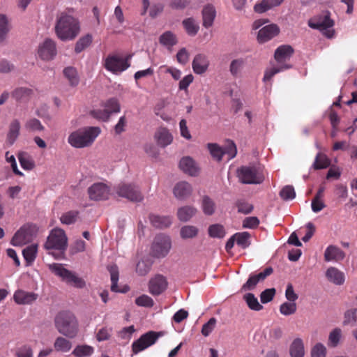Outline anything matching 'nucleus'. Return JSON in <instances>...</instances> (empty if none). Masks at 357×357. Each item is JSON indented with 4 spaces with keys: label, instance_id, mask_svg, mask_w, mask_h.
I'll list each match as a JSON object with an SVG mask.
<instances>
[{
    "label": "nucleus",
    "instance_id": "nucleus-1",
    "mask_svg": "<svg viewBox=\"0 0 357 357\" xmlns=\"http://www.w3.org/2000/svg\"><path fill=\"white\" fill-rule=\"evenodd\" d=\"M54 29L56 36L61 40H73L80 32V24L78 19L62 12L56 17Z\"/></svg>",
    "mask_w": 357,
    "mask_h": 357
},
{
    "label": "nucleus",
    "instance_id": "nucleus-2",
    "mask_svg": "<svg viewBox=\"0 0 357 357\" xmlns=\"http://www.w3.org/2000/svg\"><path fill=\"white\" fill-rule=\"evenodd\" d=\"M54 326L59 333L69 338L75 337L78 332L77 319L68 311H62L56 315Z\"/></svg>",
    "mask_w": 357,
    "mask_h": 357
},
{
    "label": "nucleus",
    "instance_id": "nucleus-3",
    "mask_svg": "<svg viewBox=\"0 0 357 357\" xmlns=\"http://www.w3.org/2000/svg\"><path fill=\"white\" fill-rule=\"evenodd\" d=\"M100 133L99 127H87L72 132L68 142L75 148H84L90 146Z\"/></svg>",
    "mask_w": 357,
    "mask_h": 357
},
{
    "label": "nucleus",
    "instance_id": "nucleus-4",
    "mask_svg": "<svg viewBox=\"0 0 357 357\" xmlns=\"http://www.w3.org/2000/svg\"><path fill=\"white\" fill-rule=\"evenodd\" d=\"M50 269L54 272L55 275L61 278L63 281L66 283L75 288L82 289L86 285L84 279L79 277L75 273L65 268L61 264H50Z\"/></svg>",
    "mask_w": 357,
    "mask_h": 357
},
{
    "label": "nucleus",
    "instance_id": "nucleus-5",
    "mask_svg": "<svg viewBox=\"0 0 357 357\" xmlns=\"http://www.w3.org/2000/svg\"><path fill=\"white\" fill-rule=\"evenodd\" d=\"M308 26L312 29L319 30L328 38H332L334 36L335 31L333 29L334 22L330 18L328 13L310 20Z\"/></svg>",
    "mask_w": 357,
    "mask_h": 357
},
{
    "label": "nucleus",
    "instance_id": "nucleus-6",
    "mask_svg": "<svg viewBox=\"0 0 357 357\" xmlns=\"http://www.w3.org/2000/svg\"><path fill=\"white\" fill-rule=\"evenodd\" d=\"M238 176L245 184H259L264 179L261 169L255 166L241 167L238 169Z\"/></svg>",
    "mask_w": 357,
    "mask_h": 357
},
{
    "label": "nucleus",
    "instance_id": "nucleus-7",
    "mask_svg": "<svg viewBox=\"0 0 357 357\" xmlns=\"http://www.w3.org/2000/svg\"><path fill=\"white\" fill-rule=\"evenodd\" d=\"M164 333L162 331H149L140 336L139 339L134 341L132 344V351L134 354L145 350L148 347L154 344L159 337H162Z\"/></svg>",
    "mask_w": 357,
    "mask_h": 357
},
{
    "label": "nucleus",
    "instance_id": "nucleus-8",
    "mask_svg": "<svg viewBox=\"0 0 357 357\" xmlns=\"http://www.w3.org/2000/svg\"><path fill=\"white\" fill-rule=\"evenodd\" d=\"M67 237L61 229H54L47 237L45 243L47 250H57L64 251L67 248Z\"/></svg>",
    "mask_w": 357,
    "mask_h": 357
},
{
    "label": "nucleus",
    "instance_id": "nucleus-9",
    "mask_svg": "<svg viewBox=\"0 0 357 357\" xmlns=\"http://www.w3.org/2000/svg\"><path fill=\"white\" fill-rule=\"evenodd\" d=\"M116 194L131 202H139L144 199L138 186L130 183H120L116 187Z\"/></svg>",
    "mask_w": 357,
    "mask_h": 357
},
{
    "label": "nucleus",
    "instance_id": "nucleus-10",
    "mask_svg": "<svg viewBox=\"0 0 357 357\" xmlns=\"http://www.w3.org/2000/svg\"><path fill=\"white\" fill-rule=\"evenodd\" d=\"M172 247L170 238L165 234L157 235L151 246V254L153 257L160 258L165 257Z\"/></svg>",
    "mask_w": 357,
    "mask_h": 357
},
{
    "label": "nucleus",
    "instance_id": "nucleus-11",
    "mask_svg": "<svg viewBox=\"0 0 357 357\" xmlns=\"http://www.w3.org/2000/svg\"><path fill=\"white\" fill-rule=\"evenodd\" d=\"M105 68L113 73H119L129 67L127 61L117 56H108L105 62Z\"/></svg>",
    "mask_w": 357,
    "mask_h": 357
},
{
    "label": "nucleus",
    "instance_id": "nucleus-12",
    "mask_svg": "<svg viewBox=\"0 0 357 357\" xmlns=\"http://www.w3.org/2000/svg\"><path fill=\"white\" fill-rule=\"evenodd\" d=\"M109 188L103 183H96L88 188L89 198L92 200L107 199L109 195Z\"/></svg>",
    "mask_w": 357,
    "mask_h": 357
},
{
    "label": "nucleus",
    "instance_id": "nucleus-13",
    "mask_svg": "<svg viewBox=\"0 0 357 357\" xmlns=\"http://www.w3.org/2000/svg\"><path fill=\"white\" fill-rule=\"evenodd\" d=\"M38 54L43 60H52L56 54V43L54 40L47 38L38 46Z\"/></svg>",
    "mask_w": 357,
    "mask_h": 357
},
{
    "label": "nucleus",
    "instance_id": "nucleus-14",
    "mask_svg": "<svg viewBox=\"0 0 357 357\" xmlns=\"http://www.w3.org/2000/svg\"><path fill=\"white\" fill-rule=\"evenodd\" d=\"M167 284L166 278L162 275L158 274L149 280V292L153 296H158L165 291Z\"/></svg>",
    "mask_w": 357,
    "mask_h": 357
},
{
    "label": "nucleus",
    "instance_id": "nucleus-15",
    "mask_svg": "<svg viewBox=\"0 0 357 357\" xmlns=\"http://www.w3.org/2000/svg\"><path fill=\"white\" fill-rule=\"evenodd\" d=\"M32 234L30 227L24 225L14 234L10 243L13 246H22L31 241Z\"/></svg>",
    "mask_w": 357,
    "mask_h": 357
},
{
    "label": "nucleus",
    "instance_id": "nucleus-16",
    "mask_svg": "<svg viewBox=\"0 0 357 357\" xmlns=\"http://www.w3.org/2000/svg\"><path fill=\"white\" fill-rule=\"evenodd\" d=\"M273 272V269L271 267H267L257 275H251L247 282L242 286L241 289L243 291L254 289L259 282L264 280Z\"/></svg>",
    "mask_w": 357,
    "mask_h": 357
},
{
    "label": "nucleus",
    "instance_id": "nucleus-17",
    "mask_svg": "<svg viewBox=\"0 0 357 357\" xmlns=\"http://www.w3.org/2000/svg\"><path fill=\"white\" fill-rule=\"evenodd\" d=\"M279 32L280 29L277 24H268L259 29L257 34V40L260 43H266L277 36Z\"/></svg>",
    "mask_w": 357,
    "mask_h": 357
},
{
    "label": "nucleus",
    "instance_id": "nucleus-18",
    "mask_svg": "<svg viewBox=\"0 0 357 357\" xmlns=\"http://www.w3.org/2000/svg\"><path fill=\"white\" fill-rule=\"evenodd\" d=\"M180 169L191 176H197L199 172V167L197 162L190 156H185L179 162Z\"/></svg>",
    "mask_w": 357,
    "mask_h": 357
},
{
    "label": "nucleus",
    "instance_id": "nucleus-19",
    "mask_svg": "<svg viewBox=\"0 0 357 357\" xmlns=\"http://www.w3.org/2000/svg\"><path fill=\"white\" fill-rule=\"evenodd\" d=\"M192 192L191 185L186 181H181L176 183L174 188L173 192L174 196L181 200L188 198Z\"/></svg>",
    "mask_w": 357,
    "mask_h": 357
},
{
    "label": "nucleus",
    "instance_id": "nucleus-20",
    "mask_svg": "<svg viewBox=\"0 0 357 357\" xmlns=\"http://www.w3.org/2000/svg\"><path fill=\"white\" fill-rule=\"evenodd\" d=\"M13 298L17 304L29 305L38 298V294L20 289L15 292Z\"/></svg>",
    "mask_w": 357,
    "mask_h": 357
},
{
    "label": "nucleus",
    "instance_id": "nucleus-21",
    "mask_svg": "<svg viewBox=\"0 0 357 357\" xmlns=\"http://www.w3.org/2000/svg\"><path fill=\"white\" fill-rule=\"evenodd\" d=\"M294 53V49L290 45H281L275 52V59L280 65H285V62L289 60Z\"/></svg>",
    "mask_w": 357,
    "mask_h": 357
},
{
    "label": "nucleus",
    "instance_id": "nucleus-22",
    "mask_svg": "<svg viewBox=\"0 0 357 357\" xmlns=\"http://www.w3.org/2000/svg\"><path fill=\"white\" fill-rule=\"evenodd\" d=\"M202 25L208 29L213 26L216 16V10L212 4H207L202 9Z\"/></svg>",
    "mask_w": 357,
    "mask_h": 357
},
{
    "label": "nucleus",
    "instance_id": "nucleus-23",
    "mask_svg": "<svg viewBox=\"0 0 357 357\" xmlns=\"http://www.w3.org/2000/svg\"><path fill=\"white\" fill-rule=\"evenodd\" d=\"M209 61L206 55L199 54L196 55L192 61V69L196 74L204 73L208 67Z\"/></svg>",
    "mask_w": 357,
    "mask_h": 357
},
{
    "label": "nucleus",
    "instance_id": "nucleus-24",
    "mask_svg": "<svg viewBox=\"0 0 357 357\" xmlns=\"http://www.w3.org/2000/svg\"><path fill=\"white\" fill-rule=\"evenodd\" d=\"M326 278L335 285H342L345 280L344 273L335 267H329L326 270Z\"/></svg>",
    "mask_w": 357,
    "mask_h": 357
},
{
    "label": "nucleus",
    "instance_id": "nucleus-25",
    "mask_svg": "<svg viewBox=\"0 0 357 357\" xmlns=\"http://www.w3.org/2000/svg\"><path fill=\"white\" fill-rule=\"evenodd\" d=\"M345 257L344 252L335 245H329L325 250L324 259L326 261H340Z\"/></svg>",
    "mask_w": 357,
    "mask_h": 357
},
{
    "label": "nucleus",
    "instance_id": "nucleus-26",
    "mask_svg": "<svg viewBox=\"0 0 357 357\" xmlns=\"http://www.w3.org/2000/svg\"><path fill=\"white\" fill-rule=\"evenodd\" d=\"M197 212V209L195 206L185 205L178 208L177 218L180 221L185 222L194 217Z\"/></svg>",
    "mask_w": 357,
    "mask_h": 357
},
{
    "label": "nucleus",
    "instance_id": "nucleus-27",
    "mask_svg": "<svg viewBox=\"0 0 357 357\" xmlns=\"http://www.w3.org/2000/svg\"><path fill=\"white\" fill-rule=\"evenodd\" d=\"M155 138L158 144L162 147H165L170 144L173 139L171 133L165 128H160L156 131Z\"/></svg>",
    "mask_w": 357,
    "mask_h": 357
},
{
    "label": "nucleus",
    "instance_id": "nucleus-28",
    "mask_svg": "<svg viewBox=\"0 0 357 357\" xmlns=\"http://www.w3.org/2000/svg\"><path fill=\"white\" fill-rule=\"evenodd\" d=\"M21 125L17 119L13 120L9 125V130L7 134V143L13 145L20 135Z\"/></svg>",
    "mask_w": 357,
    "mask_h": 357
},
{
    "label": "nucleus",
    "instance_id": "nucleus-29",
    "mask_svg": "<svg viewBox=\"0 0 357 357\" xmlns=\"http://www.w3.org/2000/svg\"><path fill=\"white\" fill-rule=\"evenodd\" d=\"M108 271L110 273V278H111V290L114 292H121L125 293L128 291V288H124L123 289H121L119 288L118 286V280H119V270L118 267L116 266H111L108 267Z\"/></svg>",
    "mask_w": 357,
    "mask_h": 357
},
{
    "label": "nucleus",
    "instance_id": "nucleus-30",
    "mask_svg": "<svg viewBox=\"0 0 357 357\" xmlns=\"http://www.w3.org/2000/svg\"><path fill=\"white\" fill-rule=\"evenodd\" d=\"M149 219L152 225L159 229L168 227L172 224V218L169 216L151 215Z\"/></svg>",
    "mask_w": 357,
    "mask_h": 357
},
{
    "label": "nucleus",
    "instance_id": "nucleus-31",
    "mask_svg": "<svg viewBox=\"0 0 357 357\" xmlns=\"http://www.w3.org/2000/svg\"><path fill=\"white\" fill-rule=\"evenodd\" d=\"M21 167L26 170H31L35 167L32 157L26 152L21 151L17 155Z\"/></svg>",
    "mask_w": 357,
    "mask_h": 357
},
{
    "label": "nucleus",
    "instance_id": "nucleus-32",
    "mask_svg": "<svg viewBox=\"0 0 357 357\" xmlns=\"http://www.w3.org/2000/svg\"><path fill=\"white\" fill-rule=\"evenodd\" d=\"M291 357H303L305 354L304 346L302 340L299 338L295 339L291 343L289 349Z\"/></svg>",
    "mask_w": 357,
    "mask_h": 357
},
{
    "label": "nucleus",
    "instance_id": "nucleus-33",
    "mask_svg": "<svg viewBox=\"0 0 357 357\" xmlns=\"http://www.w3.org/2000/svg\"><path fill=\"white\" fill-rule=\"evenodd\" d=\"M201 206L203 213L206 215H211L215 211V203L211 197L207 195L203 196L202 199Z\"/></svg>",
    "mask_w": 357,
    "mask_h": 357
},
{
    "label": "nucleus",
    "instance_id": "nucleus-34",
    "mask_svg": "<svg viewBox=\"0 0 357 357\" xmlns=\"http://www.w3.org/2000/svg\"><path fill=\"white\" fill-rule=\"evenodd\" d=\"M183 26L187 32V33L190 36H195L199 31V26L196 22L195 20L189 17L187 19H185L183 22Z\"/></svg>",
    "mask_w": 357,
    "mask_h": 357
},
{
    "label": "nucleus",
    "instance_id": "nucleus-35",
    "mask_svg": "<svg viewBox=\"0 0 357 357\" xmlns=\"http://www.w3.org/2000/svg\"><path fill=\"white\" fill-rule=\"evenodd\" d=\"M37 245H31L22 250V255L28 266L31 265L36 257Z\"/></svg>",
    "mask_w": 357,
    "mask_h": 357
},
{
    "label": "nucleus",
    "instance_id": "nucleus-36",
    "mask_svg": "<svg viewBox=\"0 0 357 357\" xmlns=\"http://www.w3.org/2000/svg\"><path fill=\"white\" fill-rule=\"evenodd\" d=\"M54 347L56 351L68 352L72 347L71 342L63 337H58L54 343Z\"/></svg>",
    "mask_w": 357,
    "mask_h": 357
},
{
    "label": "nucleus",
    "instance_id": "nucleus-37",
    "mask_svg": "<svg viewBox=\"0 0 357 357\" xmlns=\"http://www.w3.org/2000/svg\"><path fill=\"white\" fill-rule=\"evenodd\" d=\"M32 94V90L26 87H20L15 89L12 96L17 101H24Z\"/></svg>",
    "mask_w": 357,
    "mask_h": 357
},
{
    "label": "nucleus",
    "instance_id": "nucleus-38",
    "mask_svg": "<svg viewBox=\"0 0 357 357\" xmlns=\"http://www.w3.org/2000/svg\"><path fill=\"white\" fill-rule=\"evenodd\" d=\"M238 245L245 249L250 245V234L248 231L236 233L234 235Z\"/></svg>",
    "mask_w": 357,
    "mask_h": 357
},
{
    "label": "nucleus",
    "instance_id": "nucleus-39",
    "mask_svg": "<svg viewBox=\"0 0 357 357\" xmlns=\"http://www.w3.org/2000/svg\"><path fill=\"white\" fill-rule=\"evenodd\" d=\"M63 74L72 86H76L79 84V79L75 68L67 67L63 70Z\"/></svg>",
    "mask_w": 357,
    "mask_h": 357
},
{
    "label": "nucleus",
    "instance_id": "nucleus-40",
    "mask_svg": "<svg viewBox=\"0 0 357 357\" xmlns=\"http://www.w3.org/2000/svg\"><path fill=\"white\" fill-rule=\"evenodd\" d=\"M343 324L354 326L357 325V308H352L344 312Z\"/></svg>",
    "mask_w": 357,
    "mask_h": 357
},
{
    "label": "nucleus",
    "instance_id": "nucleus-41",
    "mask_svg": "<svg viewBox=\"0 0 357 357\" xmlns=\"http://www.w3.org/2000/svg\"><path fill=\"white\" fill-rule=\"evenodd\" d=\"M199 229L193 225H185L181 228L180 235L183 239L192 238L197 236Z\"/></svg>",
    "mask_w": 357,
    "mask_h": 357
},
{
    "label": "nucleus",
    "instance_id": "nucleus-42",
    "mask_svg": "<svg viewBox=\"0 0 357 357\" xmlns=\"http://www.w3.org/2000/svg\"><path fill=\"white\" fill-rule=\"evenodd\" d=\"M248 307L255 311H259L263 308V306L259 303L258 299L252 293H248L243 296Z\"/></svg>",
    "mask_w": 357,
    "mask_h": 357
},
{
    "label": "nucleus",
    "instance_id": "nucleus-43",
    "mask_svg": "<svg viewBox=\"0 0 357 357\" xmlns=\"http://www.w3.org/2000/svg\"><path fill=\"white\" fill-rule=\"evenodd\" d=\"M9 30L8 21L6 16L3 14H0V43L6 40Z\"/></svg>",
    "mask_w": 357,
    "mask_h": 357
},
{
    "label": "nucleus",
    "instance_id": "nucleus-44",
    "mask_svg": "<svg viewBox=\"0 0 357 357\" xmlns=\"http://www.w3.org/2000/svg\"><path fill=\"white\" fill-rule=\"evenodd\" d=\"M91 42L92 36L91 34H86L81 37L75 44V52L77 54L82 52L91 43Z\"/></svg>",
    "mask_w": 357,
    "mask_h": 357
},
{
    "label": "nucleus",
    "instance_id": "nucleus-45",
    "mask_svg": "<svg viewBox=\"0 0 357 357\" xmlns=\"http://www.w3.org/2000/svg\"><path fill=\"white\" fill-rule=\"evenodd\" d=\"M160 42L167 47H172L176 44L177 40L176 36L171 31H166L160 37Z\"/></svg>",
    "mask_w": 357,
    "mask_h": 357
},
{
    "label": "nucleus",
    "instance_id": "nucleus-46",
    "mask_svg": "<svg viewBox=\"0 0 357 357\" xmlns=\"http://www.w3.org/2000/svg\"><path fill=\"white\" fill-rule=\"evenodd\" d=\"M93 352V348L89 345L77 346L72 354L76 357H86L91 356Z\"/></svg>",
    "mask_w": 357,
    "mask_h": 357
},
{
    "label": "nucleus",
    "instance_id": "nucleus-47",
    "mask_svg": "<svg viewBox=\"0 0 357 357\" xmlns=\"http://www.w3.org/2000/svg\"><path fill=\"white\" fill-rule=\"evenodd\" d=\"M291 68V65L285 64V65H280L278 67H274L270 69H268L265 71L264 76L263 78V80L264 82L270 80L275 74L285 70L287 69H289Z\"/></svg>",
    "mask_w": 357,
    "mask_h": 357
},
{
    "label": "nucleus",
    "instance_id": "nucleus-48",
    "mask_svg": "<svg viewBox=\"0 0 357 357\" xmlns=\"http://www.w3.org/2000/svg\"><path fill=\"white\" fill-rule=\"evenodd\" d=\"M152 261L149 259H142L136 266V272L139 275H146L151 270Z\"/></svg>",
    "mask_w": 357,
    "mask_h": 357
},
{
    "label": "nucleus",
    "instance_id": "nucleus-49",
    "mask_svg": "<svg viewBox=\"0 0 357 357\" xmlns=\"http://www.w3.org/2000/svg\"><path fill=\"white\" fill-rule=\"evenodd\" d=\"M245 65V61L243 59H236L231 61L229 66L230 73L234 77H237L241 72Z\"/></svg>",
    "mask_w": 357,
    "mask_h": 357
},
{
    "label": "nucleus",
    "instance_id": "nucleus-50",
    "mask_svg": "<svg viewBox=\"0 0 357 357\" xmlns=\"http://www.w3.org/2000/svg\"><path fill=\"white\" fill-rule=\"evenodd\" d=\"M330 165V161L325 155L317 153L312 165L314 169H321L328 167Z\"/></svg>",
    "mask_w": 357,
    "mask_h": 357
},
{
    "label": "nucleus",
    "instance_id": "nucleus-51",
    "mask_svg": "<svg viewBox=\"0 0 357 357\" xmlns=\"http://www.w3.org/2000/svg\"><path fill=\"white\" fill-rule=\"evenodd\" d=\"M208 234L213 238H223L225 231L222 225L219 224L212 225L208 227Z\"/></svg>",
    "mask_w": 357,
    "mask_h": 357
},
{
    "label": "nucleus",
    "instance_id": "nucleus-52",
    "mask_svg": "<svg viewBox=\"0 0 357 357\" xmlns=\"http://www.w3.org/2000/svg\"><path fill=\"white\" fill-rule=\"evenodd\" d=\"M223 155H227V160H231L234 158L236 153L237 149L235 144L233 141L227 140L226 145L222 148Z\"/></svg>",
    "mask_w": 357,
    "mask_h": 357
},
{
    "label": "nucleus",
    "instance_id": "nucleus-53",
    "mask_svg": "<svg viewBox=\"0 0 357 357\" xmlns=\"http://www.w3.org/2000/svg\"><path fill=\"white\" fill-rule=\"evenodd\" d=\"M297 307L296 303L284 302L280 307V312L284 316H289L294 314Z\"/></svg>",
    "mask_w": 357,
    "mask_h": 357
},
{
    "label": "nucleus",
    "instance_id": "nucleus-54",
    "mask_svg": "<svg viewBox=\"0 0 357 357\" xmlns=\"http://www.w3.org/2000/svg\"><path fill=\"white\" fill-rule=\"evenodd\" d=\"M78 215V212L76 211H70L63 213L61 218V222L63 224L71 225L76 222Z\"/></svg>",
    "mask_w": 357,
    "mask_h": 357
},
{
    "label": "nucleus",
    "instance_id": "nucleus-55",
    "mask_svg": "<svg viewBox=\"0 0 357 357\" xmlns=\"http://www.w3.org/2000/svg\"><path fill=\"white\" fill-rule=\"evenodd\" d=\"M280 196L284 200H291L295 198L296 192L292 185L284 186L280 192Z\"/></svg>",
    "mask_w": 357,
    "mask_h": 357
},
{
    "label": "nucleus",
    "instance_id": "nucleus-56",
    "mask_svg": "<svg viewBox=\"0 0 357 357\" xmlns=\"http://www.w3.org/2000/svg\"><path fill=\"white\" fill-rule=\"evenodd\" d=\"M24 127L29 131H42L44 130V126L37 119H31L27 121Z\"/></svg>",
    "mask_w": 357,
    "mask_h": 357
},
{
    "label": "nucleus",
    "instance_id": "nucleus-57",
    "mask_svg": "<svg viewBox=\"0 0 357 357\" xmlns=\"http://www.w3.org/2000/svg\"><path fill=\"white\" fill-rule=\"evenodd\" d=\"M208 150L211 155L218 161H220L223 156L222 148L216 144H208Z\"/></svg>",
    "mask_w": 357,
    "mask_h": 357
},
{
    "label": "nucleus",
    "instance_id": "nucleus-58",
    "mask_svg": "<svg viewBox=\"0 0 357 357\" xmlns=\"http://www.w3.org/2000/svg\"><path fill=\"white\" fill-rule=\"evenodd\" d=\"M273 8L271 0H262L257 3L254 6V10L256 13H263Z\"/></svg>",
    "mask_w": 357,
    "mask_h": 357
},
{
    "label": "nucleus",
    "instance_id": "nucleus-59",
    "mask_svg": "<svg viewBox=\"0 0 357 357\" xmlns=\"http://www.w3.org/2000/svg\"><path fill=\"white\" fill-rule=\"evenodd\" d=\"M105 109L109 112V115L112 113H118L120 112V104L116 98H111L108 100L105 104Z\"/></svg>",
    "mask_w": 357,
    "mask_h": 357
},
{
    "label": "nucleus",
    "instance_id": "nucleus-60",
    "mask_svg": "<svg viewBox=\"0 0 357 357\" xmlns=\"http://www.w3.org/2000/svg\"><path fill=\"white\" fill-rule=\"evenodd\" d=\"M135 303L138 306L151 307L154 305V301L150 296L144 294L135 299Z\"/></svg>",
    "mask_w": 357,
    "mask_h": 357
},
{
    "label": "nucleus",
    "instance_id": "nucleus-61",
    "mask_svg": "<svg viewBox=\"0 0 357 357\" xmlns=\"http://www.w3.org/2000/svg\"><path fill=\"white\" fill-rule=\"evenodd\" d=\"M90 114L95 119L103 121H108L109 118V112L105 109H93L90 112Z\"/></svg>",
    "mask_w": 357,
    "mask_h": 357
},
{
    "label": "nucleus",
    "instance_id": "nucleus-62",
    "mask_svg": "<svg viewBox=\"0 0 357 357\" xmlns=\"http://www.w3.org/2000/svg\"><path fill=\"white\" fill-rule=\"evenodd\" d=\"M275 289L270 288L263 291L260 294V300L262 303H267L271 301L275 294Z\"/></svg>",
    "mask_w": 357,
    "mask_h": 357
},
{
    "label": "nucleus",
    "instance_id": "nucleus-63",
    "mask_svg": "<svg viewBox=\"0 0 357 357\" xmlns=\"http://www.w3.org/2000/svg\"><path fill=\"white\" fill-rule=\"evenodd\" d=\"M216 321H217L215 318H211L208 322L203 325L202 328V334L205 337L208 336L210 333L213 331V330L215 328Z\"/></svg>",
    "mask_w": 357,
    "mask_h": 357
},
{
    "label": "nucleus",
    "instance_id": "nucleus-64",
    "mask_svg": "<svg viewBox=\"0 0 357 357\" xmlns=\"http://www.w3.org/2000/svg\"><path fill=\"white\" fill-rule=\"evenodd\" d=\"M326 349L321 343H317L312 349L311 357H326Z\"/></svg>",
    "mask_w": 357,
    "mask_h": 357
}]
</instances>
